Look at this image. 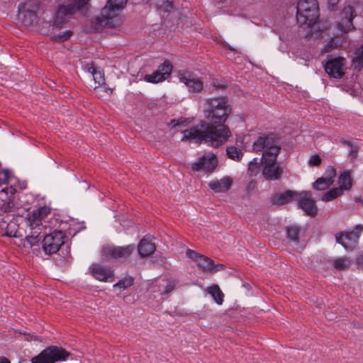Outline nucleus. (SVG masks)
Instances as JSON below:
<instances>
[{"label": "nucleus", "instance_id": "obj_1", "mask_svg": "<svg viewBox=\"0 0 363 363\" xmlns=\"http://www.w3.org/2000/svg\"><path fill=\"white\" fill-rule=\"evenodd\" d=\"M206 113L211 123L201 121L198 124L182 131V140L205 143L212 147H218L227 140V98L212 97L206 100Z\"/></svg>", "mask_w": 363, "mask_h": 363}, {"label": "nucleus", "instance_id": "obj_2", "mask_svg": "<svg viewBox=\"0 0 363 363\" xmlns=\"http://www.w3.org/2000/svg\"><path fill=\"white\" fill-rule=\"evenodd\" d=\"M128 0H108L101 11V15L96 18V24L108 28H116L121 24L118 12L126 5Z\"/></svg>", "mask_w": 363, "mask_h": 363}, {"label": "nucleus", "instance_id": "obj_3", "mask_svg": "<svg viewBox=\"0 0 363 363\" xmlns=\"http://www.w3.org/2000/svg\"><path fill=\"white\" fill-rule=\"evenodd\" d=\"M252 148L255 152L262 151V157H267V153L278 156L281 150L279 138L272 132L259 133L253 142Z\"/></svg>", "mask_w": 363, "mask_h": 363}, {"label": "nucleus", "instance_id": "obj_4", "mask_svg": "<svg viewBox=\"0 0 363 363\" xmlns=\"http://www.w3.org/2000/svg\"><path fill=\"white\" fill-rule=\"evenodd\" d=\"M296 9V19L300 25L311 27L317 22L319 16L317 0H300Z\"/></svg>", "mask_w": 363, "mask_h": 363}, {"label": "nucleus", "instance_id": "obj_5", "mask_svg": "<svg viewBox=\"0 0 363 363\" xmlns=\"http://www.w3.org/2000/svg\"><path fill=\"white\" fill-rule=\"evenodd\" d=\"M70 353L57 346H50L31 359V363H55L65 361Z\"/></svg>", "mask_w": 363, "mask_h": 363}, {"label": "nucleus", "instance_id": "obj_6", "mask_svg": "<svg viewBox=\"0 0 363 363\" xmlns=\"http://www.w3.org/2000/svg\"><path fill=\"white\" fill-rule=\"evenodd\" d=\"M347 60L343 57L328 55L323 62L325 72L330 78L341 79L345 74Z\"/></svg>", "mask_w": 363, "mask_h": 363}, {"label": "nucleus", "instance_id": "obj_7", "mask_svg": "<svg viewBox=\"0 0 363 363\" xmlns=\"http://www.w3.org/2000/svg\"><path fill=\"white\" fill-rule=\"evenodd\" d=\"M278 156H274L272 153H267V157H262V175L268 181L279 180L284 171L279 164H277Z\"/></svg>", "mask_w": 363, "mask_h": 363}, {"label": "nucleus", "instance_id": "obj_8", "mask_svg": "<svg viewBox=\"0 0 363 363\" xmlns=\"http://www.w3.org/2000/svg\"><path fill=\"white\" fill-rule=\"evenodd\" d=\"M362 232L363 225L357 224L352 230L337 233L335 239L346 250H352L357 247Z\"/></svg>", "mask_w": 363, "mask_h": 363}, {"label": "nucleus", "instance_id": "obj_9", "mask_svg": "<svg viewBox=\"0 0 363 363\" xmlns=\"http://www.w3.org/2000/svg\"><path fill=\"white\" fill-rule=\"evenodd\" d=\"M186 255L195 262L199 269L208 274H214L225 268L223 264H216L211 259L191 249L186 250Z\"/></svg>", "mask_w": 363, "mask_h": 363}, {"label": "nucleus", "instance_id": "obj_10", "mask_svg": "<svg viewBox=\"0 0 363 363\" xmlns=\"http://www.w3.org/2000/svg\"><path fill=\"white\" fill-rule=\"evenodd\" d=\"M65 233L62 230H55L47 234L43 240V249L45 254L56 253L65 243Z\"/></svg>", "mask_w": 363, "mask_h": 363}, {"label": "nucleus", "instance_id": "obj_11", "mask_svg": "<svg viewBox=\"0 0 363 363\" xmlns=\"http://www.w3.org/2000/svg\"><path fill=\"white\" fill-rule=\"evenodd\" d=\"M178 281L172 277H160L154 279L149 285L148 289L152 293H158L164 296L172 292L176 287Z\"/></svg>", "mask_w": 363, "mask_h": 363}, {"label": "nucleus", "instance_id": "obj_12", "mask_svg": "<svg viewBox=\"0 0 363 363\" xmlns=\"http://www.w3.org/2000/svg\"><path fill=\"white\" fill-rule=\"evenodd\" d=\"M177 76L179 81L187 86L189 91L199 93L203 89V82L194 72L182 69L178 72Z\"/></svg>", "mask_w": 363, "mask_h": 363}, {"label": "nucleus", "instance_id": "obj_13", "mask_svg": "<svg viewBox=\"0 0 363 363\" xmlns=\"http://www.w3.org/2000/svg\"><path fill=\"white\" fill-rule=\"evenodd\" d=\"M218 164L216 155L213 153L203 155L191 164V169L194 172L202 171L206 173H211L214 171Z\"/></svg>", "mask_w": 363, "mask_h": 363}, {"label": "nucleus", "instance_id": "obj_14", "mask_svg": "<svg viewBox=\"0 0 363 363\" xmlns=\"http://www.w3.org/2000/svg\"><path fill=\"white\" fill-rule=\"evenodd\" d=\"M172 65L169 60H165L157 69L150 74H145L144 80L149 83L157 84L167 79L172 73Z\"/></svg>", "mask_w": 363, "mask_h": 363}, {"label": "nucleus", "instance_id": "obj_15", "mask_svg": "<svg viewBox=\"0 0 363 363\" xmlns=\"http://www.w3.org/2000/svg\"><path fill=\"white\" fill-rule=\"evenodd\" d=\"M135 247L133 245L126 246H108L104 247L103 254L109 259H127L133 253Z\"/></svg>", "mask_w": 363, "mask_h": 363}, {"label": "nucleus", "instance_id": "obj_16", "mask_svg": "<svg viewBox=\"0 0 363 363\" xmlns=\"http://www.w3.org/2000/svg\"><path fill=\"white\" fill-rule=\"evenodd\" d=\"M356 16L354 9L351 6H345L340 13V21L338 22L337 28L347 33L355 29L352 23L353 18Z\"/></svg>", "mask_w": 363, "mask_h": 363}, {"label": "nucleus", "instance_id": "obj_17", "mask_svg": "<svg viewBox=\"0 0 363 363\" xmlns=\"http://www.w3.org/2000/svg\"><path fill=\"white\" fill-rule=\"evenodd\" d=\"M298 205L306 215L315 216L318 208L315 201L312 199L311 191H303L298 194Z\"/></svg>", "mask_w": 363, "mask_h": 363}, {"label": "nucleus", "instance_id": "obj_18", "mask_svg": "<svg viewBox=\"0 0 363 363\" xmlns=\"http://www.w3.org/2000/svg\"><path fill=\"white\" fill-rule=\"evenodd\" d=\"M50 213V208L46 206H40L37 209L33 210L27 215V223L31 230H40V224L41 220L44 219Z\"/></svg>", "mask_w": 363, "mask_h": 363}, {"label": "nucleus", "instance_id": "obj_19", "mask_svg": "<svg viewBox=\"0 0 363 363\" xmlns=\"http://www.w3.org/2000/svg\"><path fill=\"white\" fill-rule=\"evenodd\" d=\"M16 189L13 186H6L0 190V209L4 212H12L14 204L12 198Z\"/></svg>", "mask_w": 363, "mask_h": 363}, {"label": "nucleus", "instance_id": "obj_20", "mask_svg": "<svg viewBox=\"0 0 363 363\" xmlns=\"http://www.w3.org/2000/svg\"><path fill=\"white\" fill-rule=\"evenodd\" d=\"M75 11V6L72 4H68L67 5H60L55 13L53 20V27L56 26L60 28L64 25L67 18H69Z\"/></svg>", "mask_w": 363, "mask_h": 363}, {"label": "nucleus", "instance_id": "obj_21", "mask_svg": "<svg viewBox=\"0 0 363 363\" xmlns=\"http://www.w3.org/2000/svg\"><path fill=\"white\" fill-rule=\"evenodd\" d=\"M91 274L96 279L100 281H113L114 272L110 267H103L100 264H93Z\"/></svg>", "mask_w": 363, "mask_h": 363}, {"label": "nucleus", "instance_id": "obj_22", "mask_svg": "<svg viewBox=\"0 0 363 363\" xmlns=\"http://www.w3.org/2000/svg\"><path fill=\"white\" fill-rule=\"evenodd\" d=\"M156 250L154 242L150 239V237H144L139 242L138 250L139 255L143 257H147L152 254Z\"/></svg>", "mask_w": 363, "mask_h": 363}, {"label": "nucleus", "instance_id": "obj_23", "mask_svg": "<svg viewBox=\"0 0 363 363\" xmlns=\"http://www.w3.org/2000/svg\"><path fill=\"white\" fill-rule=\"evenodd\" d=\"M296 194L293 191L287 190L283 193L274 195L272 198V203L274 205H284L291 201Z\"/></svg>", "mask_w": 363, "mask_h": 363}, {"label": "nucleus", "instance_id": "obj_24", "mask_svg": "<svg viewBox=\"0 0 363 363\" xmlns=\"http://www.w3.org/2000/svg\"><path fill=\"white\" fill-rule=\"evenodd\" d=\"M207 293L213 298L215 302L220 305L223 302L224 294L222 292L219 286L213 284L206 288Z\"/></svg>", "mask_w": 363, "mask_h": 363}, {"label": "nucleus", "instance_id": "obj_25", "mask_svg": "<svg viewBox=\"0 0 363 363\" xmlns=\"http://www.w3.org/2000/svg\"><path fill=\"white\" fill-rule=\"evenodd\" d=\"M338 189H341L342 192L348 191L352 186L351 176L349 172H343L338 177Z\"/></svg>", "mask_w": 363, "mask_h": 363}, {"label": "nucleus", "instance_id": "obj_26", "mask_svg": "<svg viewBox=\"0 0 363 363\" xmlns=\"http://www.w3.org/2000/svg\"><path fill=\"white\" fill-rule=\"evenodd\" d=\"M208 186L216 193L225 191L227 190V177H224L220 180H213L208 183Z\"/></svg>", "mask_w": 363, "mask_h": 363}, {"label": "nucleus", "instance_id": "obj_27", "mask_svg": "<svg viewBox=\"0 0 363 363\" xmlns=\"http://www.w3.org/2000/svg\"><path fill=\"white\" fill-rule=\"evenodd\" d=\"M341 144L347 146L350 148V150L347 154L348 158L351 161H354L358 155L359 152V146L357 143L351 142L347 140H341Z\"/></svg>", "mask_w": 363, "mask_h": 363}, {"label": "nucleus", "instance_id": "obj_28", "mask_svg": "<svg viewBox=\"0 0 363 363\" xmlns=\"http://www.w3.org/2000/svg\"><path fill=\"white\" fill-rule=\"evenodd\" d=\"M262 167V161H261V158L259 160L255 157L248 164L247 174L251 177L256 176L259 173Z\"/></svg>", "mask_w": 363, "mask_h": 363}, {"label": "nucleus", "instance_id": "obj_29", "mask_svg": "<svg viewBox=\"0 0 363 363\" xmlns=\"http://www.w3.org/2000/svg\"><path fill=\"white\" fill-rule=\"evenodd\" d=\"M355 56L352 60L354 69L361 70L363 68V44L354 52Z\"/></svg>", "mask_w": 363, "mask_h": 363}, {"label": "nucleus", "instance_id": "obj_30", "mask_svg": "<svg viewBox=\"0 0 363 363\" xmlns=\"http://www.w3.org/2000/svg\"><path fill=\"white\" fill-rule=\"evenodd\" d=\"M35 1V0H26L24 3H21L18 6L19 13H28L32 15L35 14V9L38 6V4H35L34 6L30 8L31 5Z\"/></svg>", "mask_w": 363, "mask_h": 363}, {"label": "nucleus", "instance_id": "obj_31", "mask_svg": "<svg viewBox=\"0 0 363 363\" xmlns=\"http://www.w3.org/2000/svg\"><path fill=\"white\" fill-rule=\"evenodd\" d=\"M134 282V279L132 277H125L124 278L119 280L117 283L113 284L114 289H119L122 290H125L129 287H130Z\"/></svg>", "mask_w": 363, "mask_h": 363}, {"label": "nucleus", "instance_id": "obj_32", "mask_svg": "<svg viewBox=\"0 0 363 363\" xmlns=\"http://www.w3.org/2000/svg\"><path fill=\"white\" fill-rule=\"evenodd\" d=\"M342 194L343 193L341 189L333 188L323 195L322 200L326 202L330 201L341 196Z\"/></svg>", "mask_w": 363, "mask_h": 363}, {"label": "nucleus", "instance_id": "obj_33", "mask_svg": "<svg viewBox=\"0 0 363 363\" xmlns=\"http://www.w3.org/2000/svg\"><path fill=\"white\" fill-rule=\"evenodd\" d=\"M350 264V260L346 257H341L332 261L333 267L337 270H345Z\"/></svg>", "mask_w": 363, "mask_h": 363}, {"label": "nucleus", "instance_id": "obj_34", "mask_svg": "<svg viewBox=\"0 0 363 363\" xmlns=\"http://www.w3.org/2000/svg\"><path fill=\"white\" fill-rule=\"evenodd\" d=\"M286 237L290 240L298 242L299 240V228L296 226L287 227Z\"/></svg>", "mask_w": 363, "mask_h": 363}, {"label": "nucleus", "instance_id": "obj_35", "mask_svg": "<svg viewBox=\"0 0 363 363\" xmlns=\"http://www.w3.org/2000/svg\"><path fill=\"white\" fill-rule=\"evenodd\" d=\"M331 185L330 180H327L323 177H321L315 180L313 184V187L318 191H323L328 189Z\"/></svg>", "mask_w": 363, "mask_h": 363}, {"label": "nucleus", "instance_id": "obj_36", "mask_svg": "<svg viewBox=\"0 0 363 363\" xmlns=\"http://www.w3.org/2000/svg\"><path fill=\"white\" fill-rule=\"evenodd\" d=\"M341 40L338 38H331L328 43L323 48L322 52H329L341 45Z\"/></svg>", "mask_w": 363, "mask_h": 363}, {"label": "nucleus", "instance_id": "obj_37", "mask_svg": "<svg viewBox=\"0 0 363 363\" xmlns=\"http://www.w3.org/2000/svg\"><path fill=\"white\" fill-rule=\"evenodd\" d=\"M242 156L243 154L240 149L234 146L228 147V158L239 162L241 160Z\"/></svg>", "mask_w": 363, "mask_h": 363}, {"label": "nucleus", "instance_id": "obj_38", "mask_svg": "<svg viewBox=\"0 0 363 363\" xmlns=\"http://www.w3.org/2000/svg\"><path fill=\"white\" fill-rule=\"evenodd\" d=\"M72 35V32L71 30H65L62 32L59 35H53L50 37V40L52 42H65L68 40Z\"/></svg>", "mask_w": 363, "mask_h": 363}, {"label": "nucleus", "instance_id": "obj_39", "mask_svg": "<svg viewBox=\"0 0 363 363\" xmlns=\"http://www.w3.org/2000/svg\"><path fill=\"white\" fill-rule=\"evenodd\" d=\"M12 179V175L8 169H2L0 162V186L3 184H7Z\"/></svg>", "mask_w": 363, "mask_h": 363}, {"label": "nucleus", "instance_id": "obj_40", "mask_svg": "<svg viewBox=\"0 0 363 363\" xmlns=\"http://www.w3.org/2000/svg\"><path fill=\"white\" fill-rule=\"evenodd\" d=\"M91 74L95 83L98 84L99 86L105 84V77L103 71L96 68Z\"/></svg>", "mask_w": 363, "mask_h": 363}, {"label": "nucleus", "instance_id": "obj_41", "mask_svg": "<svg viewBox=\"0 0 363 363\" xmlns=\"http://www.w3.org/2000/svg\"><path fill=\"white\" fill-rule=\"evenodd\" d=\"M323 177L327 180H330V183L332 184L334 182L335 177H336L335 168L333 166H328L325 169Z\"/></svg>", "mask_w": 363, "mask_h": 363}, {"label": "nucleus", "instance_id": "obj_42", "mask_svg": "<svg viewBox=\"0 0 363 363\" xmlns=\"http://www.w3.org/2000/svg\"><path fill=\"white\" fill-rule=\"evenodd\" d=\"M39 234H40V233H38V230H35L34 232H33L31 233V235H27L26 237V240L27 242L30 246H34V245H37L40 240V238L39 237Z\"/></svg>", "mask_w": 363, "mask_h": 363}, {"label": "nucleus", "instance_id": "obj_43", "mask_svg": "<svg viewBox=\"0 0 363 363\" xmlns=\"http://www.w3.org/2000/svg\"><path fill=\"white\" fill-rule=\"evenodd\" d=\"M321 157L318 154L313 155L309 160H308V164L310 166H319L321 164Z\"/></svg>", "mask_w": 363, "mask_h": 363}, {"label": "nucleus", "instance_id": "obj_44", "mask_svg": "<svg viewBox=\"0 0 363 363\" xmlns=\"http://www.w3.org/2000/svg\"><path fill=\"white\" fill-rule=\"evenodd\" d=\"M82 69L85 72L92 74L93 72H94V70L96 69V67H94L93 62H90L84 63L82 65Z\"/></svg>", "mask_w": 363, "mask_h": 363}, {"label": "nucleus", "instance_id": "obj_45", "mask_svg": "<svg viewBox=\"0 0 363 363\" xmlns=\"http://www.w3.org/2000/svg\"><path fill=\"white\" fill-rule=\"evenodd\" d=\"M89 1V0H74V3L77 9H81L88 4Z\"/></svg>", "mask_w": 363, "mask_h": 363}, {"label": "nucleus", "instance_id": "obj_46", "mask_svg": "<svg viewBox=\"0 0 363 363\" xmlns=\"http://www.w3.org/2000/svg\"><path fill=\"white\" fill-rule=\"evenodd\" d=\"M340 0H328V7L331 10H335Z\"/></svg>", "mask_w": 363, "mask_h": 363}, {"label": "nucleus", "instance_id": "obj_47", "mask_svg": "<svg viewBox=\"0 0 363 363\" xmlns=\"http://www.w3.org/2000/svg\"><path fill=\"white\" fill-rule=\"evenodd\" d=\"M213 86L216 89H225L226 88V86L225 84H220L218 82H215V81H213Z\"/></svg>", "mask_w": 363, "mask_h": 363}, {"label": "nucleus", "instance_id": "obj_48", "mask_svg": "<svg viewBox=\"0 0 363 363\" xmlns=\"http://www.w3.org/2000/svg\"><path fill=\"white\" fill-rule=\"evenodd\" d=\"M182 123H183V121L181 122L179 121L173 119L170 122V125L172 126V128H175L178 125H181Z\"/></svg>", "mask_w": 363, "mask_h": 363}, {"label": "nucleus", "instance_id": "obj_49", "mask_svg": "<svg viewBox=\"0 0 363 363\" xmlns=\"http://www.w3.org/2000/svg\"><path fill=\"white\" fill-rule=\"evenodd\" d=\"M357 264L363 269V254L360 255L357 258Z\"/></svg>", "mask_w": 363, "mask_h": 363}, {"label": "nucleus", "instance_id": "obj_50", "mask_svg": "<svg viewBox=\"0 0 363 363\" xmlns=\"http://www.w3.org/2000/svg\"><path fill=\"white\" fill-rule=\"evenodd\" d=\"M0 363H11V362L5 357H0Z\"/></svg>", "mask_w": 363, "mask_h": 363}, {"label": "nucleus", "instance_id": "obj_51", "mask_svg": "<svg viewBox=\"0 0 363 363\" xmlns=\"http://www.w3.org/2000/svg\"><path fill=\"white\" fill-rule=\"evenodd\" d=\"M228 189H229L230 187V186L232 185V184H233V179H230L229 177H228Z\"/></svg>", "mask_w": 363, "mask_h": 363}, {"label": "nucleus", "instance_id": "obj_52", "mask_svg": "<svg viewBox=\"0 0 363 363\" xmlns=\"http://www.w3.org/2000/svg\"><path fill=\"white\" fill-rule=\"evenodd\" d=\"M244 138V136H239V138L237 140V143L240 141V143H242V140Z\"/></svg>", "mask_w": 363, "mask_h": 363}, {"label": "nucleus", "instance_id": "obj_53", "mask_svg": "<svg viewBox=\"0 0 363 363\" xmlns=\"http://www.w3.org/2000/svg\"><path fill=\"white\" fill-rule=\"evenodd\" d=\"M228 52L229 51H233V49L230 48V46L228 45Z\"/></svg>", "mask_w": 363, "mask_h": 363}, {"label": "nucleus", "instance_id": "obj_54", "mask_svg": "<svg viewBox=\"0 0 363 363\" xmlns=\"http://www.w3.org/2000/svg\"><path fill=\"white\" fill-rule=\"evenodd\" d=\"M167 3L168 4H169L171 7L172 6V2L169 1H167Z\"/></svg>", "mask_w": 363, "mask_h": 363}, {"label": "nucleus", "instance_id": "obj_55", "mask_svg": "<svg viewBox=\"0 0 363 363\" xmlns=\"http://www.w3.org/2000/svg\"><path fill=\"white\" fill-rule=\"evenodd\" d=\"M230 136H231V133H230V130H228V138H229Z\"/></svg>", "mask_w": 363, "mask_h": 363}, {"label": "nucleus", "instance_id": "obj_56", "mask_svg": "<svg viewBox=\"0 0 363 363\" xmlns=\"http://www.w3.org/2000/svg\"><path fill=\"white\" fill-rule=\"evenodd\" d=\"M238 58H239L240 60H242V56H238Z\"/></svg>", "mask_w": 363, "mask_h": 363}, {"label": "nucleus", "instance_id": "obj_57", "mask_svg": "<svg viewBox=\"0 0 363 363\" xmlns=\"http://www.w3.org/2000/svg\"><path fill=\"white\" fill-rule=\"evenodd\" d=\"M217 2H220L222 1L223 0H216Z\"/></svg>", "mask_w": 363, "mask_h": 363}]
</instances>
